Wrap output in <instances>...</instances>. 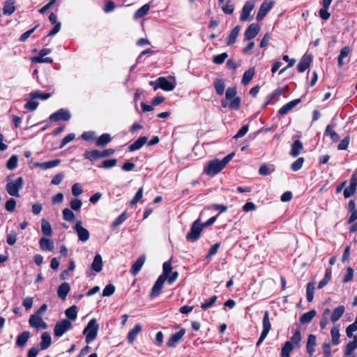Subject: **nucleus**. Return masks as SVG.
Instances as JSON below:
<instances>
[{
  "mask_svg": "<svg viewBox=\"0 0 357 357\" xmlns=\"http://www.w3.org/2000/svg\"><path fill=\"white\" fill-rule=\"evenodd\" d=\"M8 183L6 185V190L8 194L12 197H19L20 190L23 188L24 178L22 176L18 177L15 181H10V177L6 178Z\"/></svg>",
  "mask_w": 357,
  "mask_h": 357,
  "instance_id": "1",
  "label": "nucleus"
},
{
  "mask_svg": "<svg viewBox=\"0 0 357 357\" xmlns=\"http://www.w3.org/2000/svg\"><path fill=\"white\" fill-rule=\"evenodd\" d=\"M99 325L97 324L96 319H91L83 331V334L86 337V342L87 344L93 341L98 335Z\"/></svg>",
  "mask_w": 357,
  "mask_h": 357,
  "instance_id": "2",
  "label": "nucleus"
},
{
  "mask_svg": "<svg viewBox=\"0 0 357 357\" xmlns=\"http://www.w3.org/2000/svg\"><path fill=\"white\" fill-rule=\"evenodd\" d=\"M224 168L220 160L215 159L210 160L204 167V172L208 176H213L218 174Z\"/></svg>",
  "mask_w": 357,
  "mask_h": 357,
  "instance_id": "3",
  "label": "nucleus"
},
{
  "mask_svg": "<svg viewBox=\"0 0 357 357\" xmlns=\"http://www.w3.org/2000/svg\"><path fill=\"white\" fill-rule=\"evenodd\" d=\"M73 327L72 322L68 319H63L58 321L54 328V334L56 337H60L65 333L70 330Z\"/></svg>",
  "mask_w": 357,
  "mask_h": 357,
  "instance_id": "4",
  "label": "nucleus"
},
{
  "mask_svg": "<svg viewBox=\"0 0 357 357\" xmlns=\"http://www.w3.org/2000/svg\"><path fill=\"white\" fill-rule=\"evenodd\" d=\"M203 228L204 227L201 224L200 220L197 219L193 222L190 232L187 234V240L191 242L197 241L199 238Z\"/></svg>",
  "mask_w": 357,
  "mask_h": 357,
  "instance_id": "5",
  "label": "nucleus"
},
{
  "mask_svg": "<svg viewBox=\"0 0 357 357\" xmlns=\"http://www.w3.org/2000/svg\"><path fill=\"white\" fill-rule=\"evenodd\" d=\"M288 86H286L282 88H278L273 93L268 95L266 98V101L264 104V107H266L268 105L273 104V100H278L282 96V93L287 91Z\"/></svg>",
  "mask_w": 357,
  "mask_h": 357,
  "instance_id": "6",
  "label": "nucleus"
},
{
  "mask_svg": "<svg viewBox=\"0 0 357 357\" xmlns=\"http://www.w3.org/2000/svg\"><path fill=\"white\" fill-rule=\"evenodd\" d=\"M73 229L77 233L79 241L85 242L89 240L90 237L89 231L82 227V222L80 220L75 223Z\"/></svg>",
  "mask_w": 357,
  "mask_h": 357,
  "instance_id": "7",
  "label": "nucleus"
},
{
  "mask_svg": "<svg viewBox=\"0 0 357 357\" xmlns=\"http://www.w3.org/2000/svg\"><path fill=\"white\" fill-rule=\"evenodd\" d=\"M176 84L169 82L165 77H160L158 78L157 86H155L154 91H157L158 89H161L166 91H171L174 89Z\"/></svg>",
  "mask_w": 357,
  "mask_h": 357,
  "instance_id": "8",
  "label": "nucleus"
},
{
  "mask_svg": "<svg viewBox=\"0 0 357 357\" xmlns=\"http://www.w3.org/2000/svg\"><path fill=\"white\" fill-rule=\"evenodd\" d=\"M275 2L273 1H264L258 10L256 19L257 21L262 20L268 11L273 8Z\"/></svg>",
  "mask_w": 357,
  "mask_h": 357,
  "instance_id": "9",
  "label": "nucleus"
},
{
  "mask_svg": "<svg viewBox=\"0 0 357 357\" xmlns=\"http://www.w3.org/2000/svg\"><path fill=\"white\" fill-rule=\"evenodd\" d=\"M29 323L31 327L36 329H46L47 324L43 320L41 316L38 314L31 315Z\"/></svg>",
  "mask_w": 357,
  "mask_h": 357,
  "instance_id": "10",
  "label": "nucleus"
},
{
  "mask_svg": "<svg viewBox=\"0 0 357 357\" xmlns=\"http://www.w3.org/2000/svg\"><path fill=\"white\" fill-rule=\"evenodd\" d=\"M70 114L68 110L65 109H60L57 112L52 114L50 116V119L52 121H57L60 120L68 121L70 119Z\"/></svg>",
  "mask_w": 357,
  "mask_h": 357,
  "instance_id": "11",
  "label": "nucleus"
},
{
  "mask_svg": "<svg viewBox=\"0 0 357 357\" xmlns=\"http://www.w3.org/2000/svg\"><path fill=\"white\" fill-rule=\"evenodd\" d=\"M260 30L259 26L256 23L249 25L244 33L245 40H250L256 37Z\"/></svg>",
  "mask_w": 357,
  "mask_h": 357,
  "instance_id": "12",
  "label": "nucleus"
},
{
  "mask_svg": "<svg viewBox=\"0 0 357 357\" xmlns=\"http://www.w3.org/2000/svg\"><path fill=\"white\" fill-rule=\"evenodd\" d=\"M254 7L255 3L252 1H248L244 4L240 17L241 21L244 22L250 20L249 17Z\"/></svg>",
  "mask_w": 357,
  "mask_h": 357,
  "instance_id": "13",
  "label": "nucleus"
},
{
  "mask_svg": "<svg viewBox=\"0 0 357 357\" xmlns=\"http://www.w3.org/2000/svg\"><path fill=\"white\" fill-rule=\"evenodd\" d=\"M166 280L167 279L163 278V276L158 277L151 289V292L150 294V296L151 298H154L160 294V291L162 289L163 284Z\"/></svg>",
  "mask_w": 357,
  "mask_h": 357,
  "instance_id": "14",
  "label": "nucleus"
},
{
  "mask_svg": "<svg viewBox=\"0 0 357 357\" xmlns=\"http://www.w3.org/2000/svg\"><path fill=\"white\" fill-rule=\"evenodd\" d=\"M312 61V56L310 54H305L299 61L297 69L299 73H303L307 70Z\"/></svg>",
  "mask_w": 357,
  "mask_h": 357,
  "instance_id": "15",
  "label": "nucleus"
},
{
  "mask_svg": "<svg viewBox=\"0 0 357 357\" xmlns=\"http://www.w3.org/2000/svg\"><path fill=\"white\" fill-rule=\"evenodd\" d=\"M301 100L300 98L295 99L289 102L288 103L284 105L278 111V114L283 116L293 109L296 106H297Z\"/></svg>",
  "mask_w": 357,
  "mask_h": 357,
  "instance_id": "16",
  "label": "nucleus"
},
{
  "mask_svg": "<svg viewBox=\"0 0 357 357\" xmlns=\"http://www.w3.org/2000/svg\"><path fill=\"white\" fill-rule=\"evenodd\" d=\"M317 346V338L314 335L310 334L308 335L306 349L308 355L312 356L315 352V347Z\"/></svg>",
  "mask_w": 357,
  "mask_h": 357,
  "instance_id": "17",
  "label": "nucleus"
},
{
  "mask_svg": "<svg viewBox=\"0 0 357 357\" xmlns=\"http://www.w3.org/2000/svg\"><path fill=\"white\" fill-rule=\"evenodd\" d=\"M185 333V329H181L178 332L173 334L169 339L168 340L167 342V346L168 347H174L176 343H178L181 338L183 337L184 334Z\"/></svg>",
  "mask_w": 357,
  "mask_h": 357,
  "instance_id": "18",
  "label": "nucleus"
},
{
  "mask_svg": "<svg viewBox=\"0 0 357 357\" xmlns=\"http://www.w3.org/2000/svg\"><path fill=\"white\" fill-rule=\"evenodd\" d=\"M146 257L144 255H141L139 257L137 258L136 261L132 264L130 273L133 275H136L139 273L140 270L142 269L144 262H145Z\"/></svg>",
  "mask_w": 357,
  "mask_h": 357,
  "instance_id": "19",
  "label": "nucleus"
},
{
  "mask_svg": "<svg viewBox=\"0 0 357 357\" xmlns=\"http://www.w3.org/2000/svg\"><path fill=\"white\" fill-rule=\"evenodd\" d=\"M333 0H323L322 8L319 10V14L321 19L327 20L330 18L331 14L328 12V8Z\"/></svg>",
  "mask_w": 357,
  "mask_h": 357,
  "instance_id": "20",
  "label": "nucleus"
},
{
  "mask_svg": "<svg viewBox=\"0 0 357 357\" xmlns=\"http://www.w3.org/2000/svg\"><path fill=\"white\" fill-rule=\"evenodd\" d=\"M40 248L43 251H54V245L52 241L45 237H42L39 241Z\"/></svg>",
  "mask_w": 357,
  "mask_h": 357,
  "instance_id": "21",
  "label": "nucleus"
},
{
  "mask_svg": "<svg viewBox=\"0 0 357 357\" xmlns=\"http://www.w3.org/2000/svg\"><path fill=\"white\" fill-rule=\"evenodd\" d=\"M70 290V287L68 283L63 282L62 283L57 289L58 296L62 299L66 300L69 291Z\"/></svg>",
  "mask_w": 357,
  "mask_h": 357,
  "instance_id": "22",
  "label": "nucleus"
},
{
  "mask_svg": "<svg viewBox=\"0 0 357 357\" xmlns=\"http://www.w3.org/2000/svg\"><path fill=\"white\" fill-rule=\"evenodd\" d=\"M357 187V182L354 178H351L349 187L344 190L343 195L345 198H349L354 195Z\"/></svg>",
  "mask_w": 357,
  "mask_h": 357,
  "instance_id": "23",
  "label": "nucleus"
},
{
  "mask_svg": "<svg viewBox=\"0 0 357 357\" xmlns=\"http://www.w3.org/2000/svg\"><path fill=\"white\" fill-rule=\"evenodd\" d=\"M147 137L142 136L139 137L135 142L131 144L128 149L130 151H135L140 149L147 142Z\"/></svg>",
  "mask_w": 357,
  "mask_h": 357,
  "instance_id": "24",
  "label": "nucleus"
},
{
  "mask_svg": "<svg viewBox=\"0 0 357 357\" xmlns=\"http://www.w3.org/2000/svg\"><path fill=\"white\" fill-rule=\"evenodd\" d=\"M142 326L139 324L135 325L134 328L128 333V342L129 344H132L135 340L137 335L142 331Z\"/></svg>",
  "mask_w": 357,
  "mask_h": 357,
  "instance_id": "25",
  "label": "nucleus"
},
{
  "mask_svg": "<svg viewBox=\"0 0 357 357\" xmlns=\"http://www.w3.org/2000/svg\"><path fill=\"white\" fill-rule=\"evenodd\" d=\"M345 308L343 305H339L337 307H335L332 312L331 316V321L333 323H335L336 321H337L342 317Z\"/></svg>",
  "mask_w": 357,
  "mask_h": 357,
  "instance_id": "26",
  "label": "nucleus"
},
{
  "mask_svg": "<svg viewBox=\"0 0 357 357\" xmlns=\"http://www.w3.org/2000/svg\"><path fill=\"white\" fill-rule=\"evenodd\" d=\"M52 344V337L48 332H44L41 335L40 349L45 350L50 347Z\"/></svg>",
  "mask_w": 357,
  "mask_h": 357,
  "instance_id": "27",
  "label": "nucleus"
},
{
  "mask_svg": "<svg viewBox=\"0 0 357 357\" xmlns=\"http://www.w3.org/2000/svg\"><path fill=\"white\" fill-rule=\"evenodd\" d=\"M303 149V143L299 139H296L294 142V143L291 145L290 154L293 157H296L301 153Z\"/></svg>",
  "mask_w": 357,
  "mask_h": 357,
  "instance_id": "28",
  "label": "nucleus"
},
{
  "mask_svg": "<svg viewBox=\"0 0 357 357\" xmlns=\"http://www.w3.org/2000/svg\"><path fill=\"white\" fill-rule=\"evenodd\" d=\"M301 342V333L299 329H297L294 335L291 337L290 340L287 341L286 342H289L292 347L295 349H298L300 347V344Z\"/></svg>",
  "mask_w": 357,
  "mask_h": 357,
  "instance_id": "29",
  "label": "nucleus"
},
{
  "mask_svg": "<svg viewBox=\"0 0 357 357\" xmlns=\"http://www.w3.org/2000/svg\"><path fill=\"white\" fill-rule=\"evenodd\" d=\"M241 31V26L239 25L236 26L231 31L227 38V44L228 45H233L236 40L237 36Z\"/></svg>",
  "mask_w": 357,
  "mask_h": 357,
  "instance_id": "30",
  "label": "nucleus"
},
{
  "mask_svg": "<svg viewBox=\"0 0 357 357\" xmlns=\"http://www.w3.org/2000/svg\"><path fill=\"white\" fill-rule=\"evenodd\" d=\"M316 315V311L314 310H312L307 312H305L301 315L300 317V323L301 324H307L310 323L312 320V319Z\"/></svg>",
  "mask_w": 357,
  "mask_h": 357,
  "instance_id": "31",
  "label": "nucleus"
},
{
  "mask_svg": "<svg viewBox=\"0 0 357 357\" xmlns=\"http://www.w3.org/2000/svg\"><path fill=\"white\" fill-rule=\"evenodd\" d=\"M15 10V1L13 0H7L3 5V13L6 15H10L13 14Z\"/></svg>",
  "mask_w": 357,
  "mask_h": 357,
  "instance_id": "32",
  "label": "nucleus"
},
{
  "mask_svg": "<svg viewBox=\"0 0 357 357\" xmlns=\"http://www.w3.org/2000/svg\"><path fill=\"white\" fill-rule=\"evenodd\" d=\"M65 314L70 321H74L77 317V307L76 305H73L65 311Z\"/></svg>",
  "mask_w": 357,
  "mask_h": 357,
  "instance_id": "33",
  "label": "nucleus"
},
{
  "mask_svg": "<svg viewBox=\"0 0 357 357\" xmlns=\"http://www.w3.org/2000/svg\"><path fill=\"white\" fill-rule=\"evenodd\" d=\"M91 268L98 273L102 269V260L100 255L97 254L91 264Z\"/></svg>",
  "mask_w": 357,
  "mask_h": 357,
  "instance_id": "34",
  "label": "nucleus"
},
{
  "mask_svg": "<svg viewBox=\"0 0 357 357\" xmlns=\"http://www.w3.org/2000/svg\"><path fill=\"white\" fill-rule=\"evenodd\" d=\"M30 337V333L29 331H24L20 334L17 337L16 344L20 347H23Z\"/></svg>",
  "mask_w": 357,
  "mask_h": 357,
  "instance_id": "35",
  "label": "nucleus"
},
{
  "mask_svg": "<svg viewBox=\"0 0 357 357\" xmlns=\"http://www.w3.org/2000/svg\"><path fill=\"white\" fill-rule=\"evenodd\" d=\"M41 231L43 235L46 236H50L52 234V226L46 219L41 220Z\"/></svg>",
  "mask_w": 357,
  "mask_h": 357,
  "instance_id": "36",
  "label": "nucleus"
},
{
  "mask_svg": "<svg viewBox=\"0 0 357 357\" xmlns=\"http://www.w3.org/2000/svg\"><path fill=\"white\" fill-rule=\"evenodd\" d=\"M84 157L91 161L96 160L101 158L100 151L97 149L86 151L84 153Z\"/></svg>",
  "mask_w": 357,
  "mask_h": 357,
  "instance_id": "37",
  "label": "nucleus"
},
{
  "mask_svg": "<svg viewBox=\"0 0 357 357\" xmlns=\"http://www.w3.org/2000/svg\"><path fill=\"white\" fill-rule=\"evenodd\" d=\"M331 342L333 345H337L340 343V328L336 326L332 328L331 331Z\"/></svg>",
  "mask_w": 357,
  "mask_h": 357,
  "instance_id": "38",
  "label": "nucleus"
},
{
  "mask_svg": "<svg viewBox=\"0 0 357 357\" xmlns=\"http://www.w3.org/2000/svg\"><path fill=\"white\" fill-rule=\"evenodd\" d=\"M112 140L110 135L107 133L102 134L96 140V144L98 146H105Z\"/></svg>",
  "mask_w": 357,
  "mask_h": 357,
  "instance_id": "39",
  "label": "nucleus"
},
{
  "mask_svg": "<svg viewBox=\"0 0 357 357\" xmlns=\"http://www.w3.org/2000/svg\"><path fill=\"white\" fill-rule=\"evenodd\" d=\"M331 274H332V269L331 268H328L326 270V273L324 277V278L319 282L318 288L322 289L324 287H325L331 280Z\"/></svg>",
  "mask_w": 357,
  "mask_h": 357,
  "instance_id": "40",
  "label": "nucleus"
},
{
  "mask_svg": "<svg viewBox=\"0 0 357 357\" xmlns=\"http://www.w3.org/2000/svg\"><path fill=\"white\" fill-rule=\"evenodd\" d=\"M262 324H263L262 332H266V333H268L271 328V324L270 319H269V312L267 310H266L264 312Z\"/></svg>",
  "mask_w": 357,
  "mask_h": 357,
  "instance_id": "41",
  "label": "nucleus"
},
{
  "mask_svg": "<svg viewBox=\"0 0 357 357\" xmlns=\"http://www.w3.org/2000/svg\"><path fill=\"white\" fill-rule=\"evenodd\" d=\"M315 289V282H310L307 285L306 297L308 302H312L314 298V291Z\"/></svg>",
  "mask_w": 357,
  "mask_h": 357,
  "instance_id": "42",
  "label": "nucleus"
},
{
  "mask_svg": "<svg viewBox=\"0 0 357 357\" xmlns=\"http://www.w3.org/2000/svg\"><path fill=\"white\" fill-rule=\"evenodd\" d=\"M349 53L350 49L348 47H344L341 50L340 53L337 57V64L340 67H342L344 64L343 59L347 57Z\"/></svg>",
  "mask_w": 357,
  "mask_h": 357,
  "instance_id": "43",
  "label": "nucleus"
},
{
  "mask_svg": "<svg viewBox=\"0 0 357 357\" xmlns=\"http://www.w3.org/2000/svg\"><path fill=\"white\" fill-rule=\"evenodd\" d=\"M150 10V6L149 3H146L139 8L134 15L135 19H139L146 15Z\"/></svg>",
  "mask_w": 357,
  "mask_h": 357,
  "instance_id": "44",
  "label": "nucleus"
},
{
  "mask_svg": "<svg viewBox=\"0 0 357 357\" xmlns=\"http://www.w3.org/2000/svg\"><path fill=\"white\" fill-rule=\"evenodd\" d=\"M324 134L325 135L330 136L333 142H337L340 139L338 134L333 129L331 125L327 126Z\"/></svg>",
  "mask_w": 357,
  "mask_h": 357,
  "instance_id": "45",
  "label": "nucleus"
},
{
  "mask_svg": "<svg viewBox=\"0 0 357 357\" xmlns=\"http://www.w3.org/2000/svg\"><path fill=\"white\" fill-rule=\"evenodd\" d=\"M214 87L218 95H222L225 91V85L222 79H217L214 82Z\"/></svg>",
  "mask_w": 357,
  "mask_h": 357,
  "instance_id": "46",
  "label": "nucleus"
},
{
  "mask_svg": "<svg viewBox=\"0 0 357 357\" xmlns=\"http://www.w3.org/2000/svg\"><path fill=\"white\" fill-rule=\"evenodd\" d=\"M30 98H36V99H40L43 100L48 99L51 94L50 93H41L40 91H36L33 92H31L30 94Z\"/></svg>",
  "mask_w": 357,
  "mask_h": 357,
  "instance_id": "47",
  "label": "nucleus"
},
{
  "mask_svg": "<svg viewBox=\"0 0 357 357\" xmlns=\"http://www.w3.org/2000/svg\"><path fill=\"white\" fill-rule=\"evenodd\" d=\"M60 162H61V160L59 159H56V160H50V161L39 163L38 165V167H40V168H43V169H50V168L58 166L60 164Z\"/></svg>",
  "mask_w": 357,
  "mask_h": 357,
  "instance_id": "48",
  "label": "nucleus"
},
{
  "mask_svg": "<svg viewBox=\"0 0 357 357\" xmlns=\"http://www.w3.org/2000/svg\"><path fill=\"white\" fill-rule=\"evenodd\" d=\"M296 349L289 342H285L281 349V357H289L290 353Z\"/></svg>",
  "mask_w": 357,
  "mask_h": 357,
  "instance_id": "49",
  "label": "nucleus"
},
{
  "mask_svg": "<svg viewBox=\"0 0 357 357\" xmlns=\"http://www.w3.org/2000/svg\"><path fill=\"white\" fill-rule=\"evenodd\" d=\"M255 74V71L253 69H249L246 70L243 75V78L241 82L243 84H248L252 79Z\"/></svg>",
  "mask_w": 357,
  "mask_h": 357,
  "instance_id": "50",
  "label": "nucleus"
},
{
  "mask_svg": "<svg viewBox=\"0 0 357 357\" xmlns=\"http://www.w3.org/2000/svg\"><path fill=\"white\" fill-rule=\"evenodd\" d=\"M172 270L171 261H165L162 265V273L160 276H163L165 278H167L169 275L171 273Z\"/></svg>",
  "mask_w": 357,
  "mask_h": 357,
  "instance_id": "51",
  "label": "nucleus"
},
{
  "mask_svg": "<svg viewBox=\"0 0 357 357\" xmlns=\"http://www.w3.org/2000/svg\"><path fill=\"white\" fill-rule=\"evenodd\" d=\"M63 218L68 222H73L75 218V213L68 208H66L62 211Z\"/></svg>",
  "mask_w": 357,
  "mask_h": 357,
  "instance_id": "52",
  "label": "nucleus"
},
{
  "mask_svg": "<svg viewBox=\"0 0 357 357\" xmlns=\"http://www.w3.org/2000/svg\"><path fill=\"white\" fill-rule=\"evenodd\" d=\"M18 157L16 155H13L7 161L6 167L13 170L15 169L17 166Z\"/></svg>",
  "mask_w": 357,
  "mask_h": 357,
  "instance_id": "53",
  "label": "nucleus"
},
{
  "mask_svg": "<svg viewBox=\"0 0 357 357\" xmlns=\"http://www.w3.org/2000/svg\"><path fill=\"white\" fill-rule=\"evenodd\" d=\"M118 162L117 159H109L104 160L100 165H99V167L103 168V169H109L116 165Z\"/></svg>",
  "mask_w": 357,
  "mask_h": 357,
  "instance_id": "54",
  "label": "nucleus"
},
{
  "mask_svg": "<svg viewBox=\"0 0 357 357\" xmlns=\"http://www.w3.org/2000/svg\"><path fill=\"white\" fill-rule=\"evenodd\" d=\"M357 331V316L353 324L349 325L346 328V334L348 337H354V332Z\"/></svg>",
  "mask_w": 357,
  "mask_h": 357,
  "instance_id": "55",
  "label": "nucleus"
},
{
  "mask_svg": "<svg viewBox=\"0 0 357 357\" xmlns=\"http://www.w3.org/2000/svg\"><path fill=\"white\" fill-rule=\"evenodd\" d=\"M32 62L37 63H52L53 60L50 57H45L41 56L40 55L33 56L31 59Z\"/></svg>",
  "mask_w": 357,
  "mask_h": 357,
  "instance_id": "56",
  "label": "nucleus"
},
{
  "mask_svg": "<svg viewBox=\"0 0 357 357\" xmlns=\"http://www.w3.org/2000/svg\"><path fill=\"white\" fill-rule=\"evenodd\" d=\"M36 98H31L29 100H27L24 106L25 108L30 111H35L38 106V102L36 100Z\"/></svg>",
  "mask_w": 357,
  "mask_h": 357,
  "instance_id": "57",
  "label": "nucleus"
},
{
  "mask_svg": "<svg viewBox=\"0 0 357 357\" xmlns=\"http://www.w3.org/2000/svg\"><path fill=\"white\" fill-rule=\"evenodd\" d=\"M228 57V54L226 52L215 55L213 58V62L215 64L220 65L225 62L226 59Z\"/></svg>",
  "mask_w": 357,
  "mask_h": 357,
  "instance_id": "58",
  "label": "nucleus"
},
{
  "mask_svg": "<svg viewBox=\"0 0 357 357\" xmlns=\"http://www.w3.org/2000/svg\"><path fill=\"white\" fill-rule=\"evenodd\" d=\"M127 215L126 213L123 212L119 217H117L115 220L113 222L112 227L114 229L116 227L121 225L126 219Z\"/></svg>",
  "mask_w": 357,
  "mask_h": 357,
  "instance_id": "59",
  "label": "nucleus"
},
{
  "mask_svg": "<svg viewBox=\"0 0 357 357\" xmlns=\"http://www.w3.org/2000/svg\"><path fill=\"white\" fill-rule=\"evenodd\" d=\"M274 171V168L273 166H267L266 165H263L260 167L259 169V173L263 176H268L271 174Z\"/></svg>",
  "mask_w": 357,
  "mask_h": 357,
  "instance_id": "60",
  "label": "nucleus"
},
{
  "mask_svg": "<svg viewBox=\"0 0 357 357\" xmlns=\"http://www.w3.org/2000/svg\"><path fill=\"white\" fill-rule=\"evenodd\" d=\"M353 337V341L349 342L346 346L345 350H347L348 354L353 353L357 349V336L354 335Z\"/></svg>",
  "mask_w": 357,
  "mask_h": 357,
  "instance_id": "61",
  "label": "nucleus"
},
{
  "mask_svg": "<svg viewBox=\"0 0 357 357\" xmlns=\"http://www.w3.org/2000/svg\"><path fill=\"white\" fill-rule=\"evenodd\" d=\"M222 10L225 14L231 15L233 13L234 10V4L231 1H227L222 7Z\"/></svg>",
  "mask_w": 357,
  "mask_h": 357,
  "instance_id": "62",
  "label": "nucleus"
},
{
  "mask_svg": "<svg viewBox=\"0 0 357 357\" xmlns=\"http://www.w3.org/2000/svg\"><path fill=\"white\" fill-rule=\"evenodd\" d=\"M304 162L303 158H298L295 162H294L291 165V169L294 172H297L300 169H301Z\"/></svg>",
  "mask_w": 357,
  "mask_h": 357,
  "instance_id": "63",
  "label": "nucleus"
},
{
  "mask_svg": "<svg viewBox=\"0 0 357 357\" xmlns=\"http://www.w3.org/2000/svg\"><path fill=\"white\" fill-rule=\"evenodd\" d=\"M16 201L13 198H10L6 202L5 208L8 212H13L16 207Z\"/></svg>",
  "mask_w": 357,
  "mask_h": 357,
  "instance_id": "64",
  "label": "nucleus"
}]
</instances>
